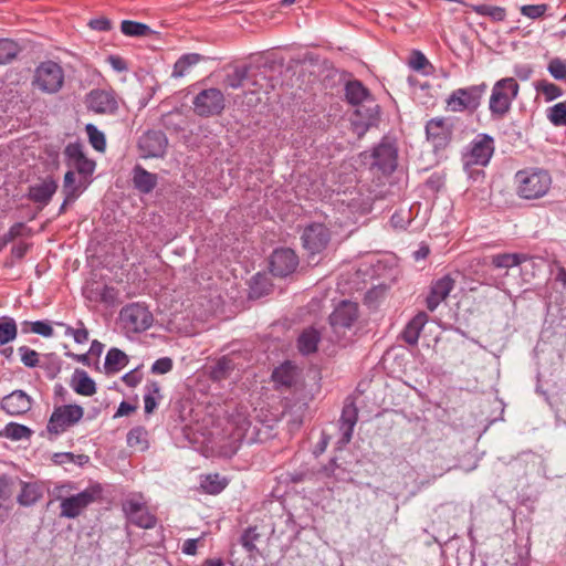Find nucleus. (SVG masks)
Segmentation results:
<instances>
[{
  "mask_svg": "<svg viewBox=\"0 0 566 566\" xmlns=\"http://www.w3.org/2000/svg\"><path fill=\"white\" fill-rule=\"evenodd\" d=\"M66 166L77 172L84 180L93 175L96 164L85 154L83 146L78 143H71L64 149Z\"/></svg>",
  "mask_w": 566,
  "mask_h": 566,
  "instance_id": "obj_12",
  "label": "nucleus"
},
{
  "mask_svg": "<svg viewBox=\"0 0 566 566\" xmlns=\"http://www.w3.org/2000/svg\"><path fill=\"white\" fill-rule=\"evenodd\" d=\"M134 410H135V407H133L132 405H129L126 401H123V402L119 403V407H118V409H117V411L115 413V417L128 416Z\"/></svg>",
  "mask_w": 566,
  "mask_h": 566,
  "instance_id": "obj_64",
  "label": "nucleus"
},
{
  "mask_svg": "<svg viewBox=\"0 0 566 566\" xmlns=\"http://www.w3.org/2000/svg\"><path fill=\"white\" fill-rule=\"evenodd\" d=\"M57 189V184L53 179H46L40 185L30 188V198L34 202L46 205Z\"/></svg>",
  "mask_w": 566,
  "mask_h": 566,
  "instance_id": "obj_32",
  "label": "nucleus"
},
{
  "mask_svg": "<svg viewBox=\"0 0 566 566\" xmlns=\"http://www.w3.org/2000/svg\"><path fill=\"white\" fill-rule=\"evenodd\" d=\"M127 364V356L117 348H111L105 357L104 368L107 374H114L124 368Z\"/></svg>",
  "mask_w": 566,
  "mask_h": 566,
  "instance_id": "obj_37",
  "label": "nucleus"
},
{
  "mask_svg": "<svg viewBox=\"0 0 566 566\" xmlns=\"http://www.w3.org/2000/svg\"><path fill=\"white\" fill-rule=\"evenodd\" d=\"M127 444L139 451L148 448L147 431L143 427H135L127 433Z\"/></svg>",
  "mask_w": 566,
  "mask_h": 566,
  "instance_id": "obj_42",
  "label": "nucleus"
},
{
  "mask_svg": "<svg viewBox=\"0 0 566 566\" xmlns=\"http://www.w3.org/2000/svg\"><path fill=\"white\" fill-rule=\"evenodd\" d=\"M494 150V138L489 134H478L470 143L468 151L462 156L463 168L467 174L473 176L470 171L472 166L485 167L490 163Z\"/></svg>",
  "mask_w": 566,
  "mask_h": 566,
  "instance_id": "obj_5",
  "label": "nucleus"
},
{
  "mask_svg": "<svg viewBox=\"0 0 566 566\" xmlns=\"http://www.w3.org/2000/svg\"><path fill=\"white\" fill-rule=\"evenodd\" d=\"M21 361L24 366L33 368L39 364V353L34 349L29 348L28 346H21L18 349Z\"/></svg>",
  "mask_w": 566,
  "mask_h": 566,
  "instance_id": "obj_52",
  "label": "nucleus"
},
{
  "mask_svg": "<svg viewBox=\"0 0 566 566\" xmlns=\"http://www.w3.org/2000/svg\"><path fill=\"white\" fill-rule=\"evenodd\" d=\"M144 395L145 412L151 413L157 408L158 400L161 398L160 386L156 381L146 385Z\"/></svg>",
  "mask_w": 566,
  "mask_h": 566,
  "instance_id": "obj_40",
  "label": "nucleus"
},
{
  "mask_svg": "<svg viewBox=\"0 0 566 566\" xmlns=\"http://www.w3.org/2000/svg\"><path fill=\"white\" fill-rule=\"evenodd\" d=\"M488 85L482 82L476 85L454 90L447 98V105L452 112H475L486 93Z\"/></svg>",
  "mask_w": 566,
  "mask_h": 566,
  "instance_id": "obj_6",
  "label": "nucleus"
},
{
  "mask_svg": "<svg viewBox=\"0 0 566 566\" xmlns=\"http://www.w3.org/2000/svg\"><path fill=\"white\" fill-rule=\"evenodd\" d=\"M30 433H31V431L29 428H27L25 426H22V424H18V423H11V424L7 426V428H6L7 437H9L13 440H21L24 438H29Z\"/></svg>",
  "mask_w": 566,
  "mask_h": 566,
  "instance_id": "obj_53",
  "label": "nucleus"
},
{
  "mask_svg": "<svg viewBox=\"0 0 566 566\" xmlns=\"http://www.w3.org/2000/svg\"><path fill=\"white\" fill-rule=\"evenodd\" d=\"M23 229H24V224L21 222L13 224L9 229L8 233L6 234V240L11 241V240L15 239L17 237L21 235Z\"/></svg>",
  "mask_w": 566,
  "mask_h": 566,
  "instance_id": "obj_63",
  "label": "nucleus"
},
{
  "mask_svg": "<svg viewBox=\"0 0 566 566\" xmlns=\"http://www.w3.org/2000/svg\"><path fill=\"white\" fill-rule=\"evenodd\" d=\"M358 420V409L354 402V400H347L343 407L340 419H339V429L342 431V438L339 443L347 444L350 442L354 427L356 426Z\"/></svg>",
  "mask_w": 566,
  "mask_h": 566,
  "instance_id": "obj_21",
  "label": "nucleus"
},
{
  "mask_svg": "<svg viewBox=\"0 0 566 566\" xmlns=\"http://www.w3.org/2000/svg\"><path fill=\"white\" fill-rule=\"evenodd\" d=\"M390 223L395 229H406L410 220H405L402 211H396L390 218Z\"/></svg>",
  "mask_w": 566,
  "mask_h": 566,
  "instance_id": "obj_57",
  "label": "nucleus"
},
{
  "mask_svg": "<svg viewBox=\"0 0 566 566\" xmlns=\"http://www.w3.org/2000/svg\"><path fill=\"white\" fill-rule=\"evenodd\" d=\"M533 87L537 95H543L546 103L553 102L564 95V91L560 86L546 78L537 80L533 82Z\"/></svg>",
  "mask_w": 566,
  "mask_h": 566,
  "instance_id": "obj_35",
  "label": "nucleus"
},
{
  "mask_svg": "<svg viewBox=\"0 0 566 566\" xmlns=\"http://www.w3.org/2000/svg\"><path fill=\"white\" fill-rule=\"evenodd\" d=\"M346 101L354 106H359L373 97L369 90L359 80H352L345 84Z\"/></svg>",
  "mask_w": 566,
  "mask_h": 566,
  "instance_id": "obj_25",
  "label": "nucleus"
},
{
  "mask_svg": "<svg viewBox=\"0 0 566 566\" xmlns=\"http://www.w3.org/2000/svg\"><path fill=\"white\" fill-rule=\"evenodd\" d=\"M167 145V137L160 130H148L138 139V149L144 158L164 156Z\"/></svg>",
  "mask_w": 566,
  "mask_h": 566,
  "instance_id": "obj_18",
  "label": "nucleus"
},
{
  "mask_svg": "<svg viewBox=\"0 0 566 566\" xmlns=\"http://www.w3.org/2000/svg\"><path fill=\"white\" fill-rule=\"evenodd\" d=\"M13 484V482L6 478H0V497L7 499L10 496V486Z\"/></svg>",
  "mask_w": 566,
  "mask_h": 566,
  "instance_id": "obj_62",
  "label": "nucleus"
},
{
  "mask_svg": "<svg viewBox=\"0 0 566 566\" xmlns=\"http://www.w3.org/2000/svg\"><path fill=\"white\" fill-rule=\"evenodd\" d=\"M298 265V256L292 249L281 248L273 251L270 258V270L274 276L285 277Z\"/></svg>",
  "mask_w": 566,
  "mask_h": 566,
  "instance_id": "obj_17",
  "label": "nucleus"
},
{
  "mask_svg": "<svg viewBox=\"0 0 566 566\" xmlns=\"http://www.w3.org/2000/svg\"><path fill=\"white\" fill-rule=\"evenodd\" d=\"M18 336L17 323L12 317L4 316L0 319V346L13 342Z\"/></svg>",
  "mask_w": 566,
  "mask_h": 566,
  "instance_id": "obj_39",
  "label": "nucleus"
},
{
  "mask_svg": "<svg viewBox=\"0 0 566 566\" xmlns=\"http://www.w3.org/2000/svg\"><path fill=\"white\" fill-rule=\"evenodd\" d=\"M116 291L114 287L104 285L101 292V300L105 303L113 304L116 300Z\"/></svg>",
  "mask_w": 566,
  "mask_h": 566,
  "instance_id": "obj_60",
  "label": "nucleus"
},
{
  "mask_svg": "<svg viewBox=\"0 0 566 566\" xmlns=\"http://www.w3.org/2000/svg\"><path fill=\"white\" fill-rule=\"evenodd\" d=\"M85 130L92 147L95 150L103 153L106 148V139L104 133L98 130L97 127L93 124H87Z\"/></svg>",
  "mask_w": 566,
  "mask_h": 566,
  "instance_id": "obj_49",
  "label": "nucleus"
},
{
  "mask_svg": "<svg viewBox=\"0 0 566 566\" xmlns=\"http://www.w3.org/2000/svg\"><path fill=\"white\" fill-rule=\"evenodd\" d=\"M321 332L315 327L305 328L297 338V349L302 355H311L317 352L321 342Z\"/></svg>",
  "mask_w": 566,
  "mask_h": 566,
  "instance_id": "obj_27",
  "label": "nucleus"
},
{
  "mask_svg": "<svg viewBox=\"0 0 566 566\" xmlns=\"http://www.w3.org/2000/svg\"><path fill=\"white\" fill-rule=\"evenodd\" d=\"M473 11L480 15L490 17L493 21H504L506 18V10L497 6L476 4L471 6Z\"/></svg>",
  "mask_w": 566,
  "mask_h": 566,
  "instance_id": "obj_47",
  "label": "nucleus"
},
{
  "mask_svg": "<svg viewBox=\"0 0 566 566\" xmlns=\"http://www.w3.org/2000/svg\"><path fill=\"white\" fill-rule=\"evenodd\" d=\"M517 195L527 200L544 197L552 185V178L547 170L531 168L520 170L515 175Z\"/></svg>",
  "mask_w": 566,
  "mask_h": 566,
  "instance_id": "obj_2",
  "label": "nucleus"
},
{
  "mask_svg": "<svg viewBox=\"0 0 566 566\" xmlns=\"http://www.w3.org/2000/svg\"><path fill=\"white\" fill-rule=\"evenodd\" d=\"M358 318V305L355 302L342 301L329 315V324L335 333L350 328Z\"/></svg>",
  "mask_w": 566,
  "mask_h": 566,
  "instance_id": "obj_16",
  "label": "nucleus"
},
{
  "mask_svg": "<svg viewBox=\"0 0 566 566\" xmlns=\"http://www.w3.org/2000/svg\"><path fill=\"white\" fill-rule=\"evenodd\" d=\"M123 381L128 387H136L142 381V374L138 370H132L123 376Z\"/></svg>",
  "mask_w": 566,
  "mask_h": 566,
  "instance_id": "obj_58",
  "label": "nucleus"
},
{
  "mask_svg": "<svg viewBox=\"0 0 566 566\" xmlns=\"http://www.w3.org/2000/svg\"><path fill=\"white\" fill-rule=\"evenodd\" d=\"M23 333H34L43 337H52L54 332L53 327L46 321H24L21 323Z\"/></svg>",
  "mask_w": 566,
  "mask_h": 566,
  "instance_id": "obj_43",
  "label": "nucleus"
},
{
  "mask_svg": "<svg viewBox=\"0 0 566 566\" xmlns=\"http://www.w3.org/2000/svg\"><path fill=\"white\" fill-rule=\"evenodd\" d=\"M198 542H199V539H197V538L186 539L182 544V548H181L182 553L186 555H196Z\"/></svg>",
  "mask_w": 566,
  "mask_h": 566,
  "instance_id": "obj_61",
  "label": "nucleus"
},
{
  "mask_svg": "<svg viewBox=\"0 0 566 566\" xmlns=\"http://www.w3.org/2000/svg\"><path fill=\"white\" fill-rule=\"evenodd\" d=\"M88 24L92 29L97 31H108L111 29V21L106 18L93 19Z\"/></svg>",
  "mask_w": 566,
  "mask_h": 566,
  "instance_id": "obj_59",
  "label": "nucleus"
},
{
  "mask_svg": "<svg viewBox=\"0 0 566 566\" xmlns=\"http://www.w3.org/2000/svg\"><path fill=\"white\" fill-rule=\"evenodd\" d=\"M133 182L138 191L143 193H149L157 186L158 178L157 175L151 174L142 166L137 165L133 169Z\"/></svg>",
  "mask_w": 566,
  "mask_h": 566,
  "instance_id": "obj_28",
  "label": "nucleus"
},
{
  "mask_svg": "<svg viewBox=\"0 0 566 566\" xmlns=\"http://www.w3.org/2000/svg\"><path fill=\"white\" fill-rule=\"evenodd\" d=\"M546 117L556 127L566 126V101L548 107Z\"/></svg>",
  "mask_w": 566,
  "mask_h": 566,
  "instance_id": "obj_46",
  "label": "nucleus"
},
{
  "mask_svg": "<svg viewBox=\"0 0 566 566\" xmlns=\"http://www.w3.org/2000/svg\"><path fill=\"white\" fill-rule=\"evenodd\" d=\"M513 72L521 81H527L533 74V67L530 64H516Z\"/></svg>",
  "mask_w": 566,
  "mask_h": 566,
  "instance_id": "obj_56",
  "label": "nucleus"
},
{
  "mask_svg": "<svg viewBox=\"0 0 566 566\" xmlns=\"http://www.w3.org/2000/svg\"><path fill=\"white\" fill-rule=\"evenodd\" d=\"M427 64H428V60L420 51L412 52V55L410 59V66L413 70H416V71L423 70Z\"/></svg>",
  "mask_w": 566,
  "mask_h": 566,
  "instance_id": "obj_55",
  "label": "nucleus"
},
{
  "mask_svg": "<svg viewBox=\"0 0 566 566\" xmlns=\"http://www.w3.org/2000/svg\"><path fill=\"white\" fill-rule=\"evenodd\" d=\"M119 321L124 329L129 333H140L153 324V314L139 303H133L122 308Z\"/></svg>",
  "mask_w": 566,
  "mask_h": 566,
  "instance_id": "obj_8",
  "label": "nucleus"
},
{
  "mask_svg": "<svg viewBox=\"0 0 566 566\" xmlns=\"http://www.w3.org/2000/svg\"><path fill=\"white\" fill-rule=\"evenodd\" d=\"M332 231L324 223L311 222L302 232L303 248L310 255H316L325 251L331 242Z\"/></svg>",
  "mask_w": 566,
  "mask_h": 566,
  "instance_id": "obj_7",
  "label": "nucleus"
},
{
  "mask_svg": "<svg viewBox=\"0 0 566 566\" xmlns=\"http://www.w3.org/2000/svg\"><path fill=\"white\" fill-rule=\"evenodd\" d=\"M373 166L377 167L382 174H391L397 167L398 150L392 142L387 137L373 149Z\"/></svg>",
  "mask_w": 566,
  "mask_h": 566,
  "instance_id": "obj_14",
  "label": "nucleus"
},
{
  "mask_svg": "<svg viewBox=\"0 0 566 566\" xmlns=\"http://www.w3.org/2000/svg\"><path fill=\"white\" fill-rule=\"evenodd\" d=\"M20 493L18 494V502L23 506H31L35 504L42 496V492L38 484L20 482Z\"/></svg>",
  "mask_w": 566,
  "mask_h": 566,
  "instance_id": "obj_36",
  "label": "nucleus"
},
{
  "mask_svg": "<svg viewBox=\"0 0 566 566\" xmlns=\"http://www.w3.org/2000/svg\"><path fill=\"white\" fill-rule=\"evenodd\" d=\"M356 115L363 119V132L376 126L379 120L380 106L376 103L374 97H370L365 103L357 106Z\"/></svg>",
  "mask_w": 566,
  "mask_h": 566,
  "instance_id": "obj_23",
  "label": "nucleus"
},
{
  "mask_svg": "<svg viewBox=\"0 0 566 566\" xmlns=\"http://www.w3.org/2000/svg\"><path fill=\"white\" fill-rule=\"evenodd\" d=\"M523 253H499L484 259V264H491L495 269H511L527 261Z\"/></svg>",
  "mask_w": 566,
  "mask_h": 566,
  "instance_id": "obj_26",
  "label": "nucleus"
},
{
  "mask_svg": "<svg viewBox=\"0 0 566 566\" xmlns=\"http://www.w3.org/2000/svg\"><path fill=\"white\" fill-rule=\"evenodd\" d=\"M272 289L270 276L265 273H256L250 281V301L268 295Z\"/></svg>",
  "mask_w": 566,
  "mask_h": 566,
  "instance_id": "obj_33",
  "label": "nucleus"
},
{
  "mask_svg": "<svg viewBox=\"0 0 566 566\" xmlns=\"http://www.w3.org/2000/svg\"><path fill=\"white\" fill-rule=\"evenodd\" d=\"M295 366L291 361H285L276 367L272 373L273 381L286 388H291L295 384Z\"/></svg>",
  "mask_w": 566,
  "mask_h": 566,
  "instance_id": "obj_34",
  "label": "nucleus"
},
{
  "mask_svg": "<svg viewBox=\"0 0 566 566\" xmlns=\"http://www.w3.org/2000/svg\"><path fill=\"white\" fill-rule=\"evenodd\" d=\"M172 369V360L169 357H163L157 359L151 366V373L157 375H164Z\"/></svg>",
  "mask_w": 566,
  "mask_h": 566,
  "instance_id": "obj_54",
  "label": "nucleus"
},
{
  "mask_svg": "<svg viewBox=\"0 0 566 566\" xmlns=\"http://www.w3.org/2000/svg\"><path fill=\"white\" fill-rule=\"evenodd\" d=\"M2 409L11 416H20L31 409V399L22 390H15L1 401Z\"/></svg>",
  "mask_w": 566,
  "mask_h": 566,
  "instance_id": "obj_22",
  "label": "nucleus"
},
{
  "mask_svg": "<svg viewBox=\"0 0 566 566\" xmlns=\"http://www.w3.org/2000/svg\"><path fill=\"white\" fill-rule=\"evenodd\" d=\"M20 52L17 42L9 39H0V64H7L13 61Z\"/></svg>",
  "mask_w": 566,
  "mask_h": 566,
  "instance_id": "obj_45",
  "label": "nucleus"
},
{
  "mask_svg": "<svg viewBox=\"0 0 566 566\" xmlns=\"http://www.w3.org/2000/svg\"><path fill=\"white\" fill-rule=\"evenodd\" d=\"M201 60V56L197 53H188L180 56L172 70L174 77H182L188 73V70L196 65Z\"/></svg>",
  "mask_w": 566,
  "mask_h": 566,
  "instance_id": "obj_38",
  "label": "nucleus"
},
{
  "mask_svg": "<svg viewBox=\"0 0 566 566\" xmlns=\"http://www.w3.org/2000/svg\"><path fill=\"white\" fill-rule=\"evenodd\" d=\"M237 356L226 355L219 358L210 368V377L213 380H222L230 376L231 371L237 367Z\"/></svg>",
  "mask_w": 566,
  "mask_h": 566,
  "instance_id": "obj_30",
  "label": "nucleus"
},
{
  "mask_svg": "<svg viewBox=\"0 0 566 566\" xmlns=\"http://www.w3.org/2000/svg\"><path fill=\"white\" fill-rule=\"evenodd\" d=\"M71 387L82 396H93L96 392L95 381L83 369H76L72 376Z\"/></svg>",
  "mask_w": 566,
  "mask_h": 566,
  "instance_id": "obj_29",
  "label": "nucleus"
},
{
  "mask_svg": "<svg viewBox=\"0 0 566 566\" xmlns=\"http://www.w3.org/2000/svg\"><path fill=\"white\" fill-rule=\"evenodd\" d=\"M84 415V410L78 405H63L56 407L46 426V429L52 434H60L67 428L77 423Z\"/></svg>",
  "mask_w": 566,
  "mask_h": 566,
  "instance_id": "obj_9",
  "label": "nucleus"
},
{
  "mask_svg": "<svg viewBox=\"0 0 566 566\" xmlns=\"http://www.w3.org/2000/svg\"><path fill=\"white\" fill-rule=\"evenodd\" d=\"M426 135L436 151L446 149L452 139L453 124L448 118L434 117L426 124Z\"/></svg>",
  "mask_w": 566,
  "mask_h": 566,
  "instance_id": "obj_13",
  "label": "nucleus"
},
{
  "mask_svg": "<svg viewBox=\"0 0 566 566\" xmlns=\"http://www.w3.org/2000/svg\"><path fill=\"white\" fill-rule=\"evenodd\" d=\"M200 486L209 494H218L227 486V480L219 474H208L201 478Z\"/></svg>",
  "mask_w": 566,
  "mask_h": 566,
  "instance_id": "obj_41",
  "label": "nucleus"
},
{
  "mask_svg": "<svg viewBox=\"0 0 566 566\" xmlns=\"http://www.w3.org/2000/svg\"><path fill=\"white\" fill-rule=\"evenodd\" d=\"M427 322H428L427 313L419 312L405 326V328L401 333V338L408 345H412V346L417 345L418 340H419L420 333L423 329Z\"/></svg>",
  "mask_w": 566,
  "mask_h": 566,
  "instance_id": "obj_24",
  "label": "nucleus"
},
{
  "mask_svg": "<svg viewBox=\"0 0 566 566\" xmlns=\"http://www.w3.org/2000/svg\"><path fill=\"white\" fill-rule=\"evenodd\" d=\"M547 72L554 80L566 83V61L559 57L551 59L547 64Z\"/></svg>",
  "mask_w": 566,
  "mask_h": 566,
  "instance_id": "obj_50",
  "label": "nucleus"
},
{
  "mask_svg": "<svg viewBox=\"0 0 566 566\" xmlns=\"http://www.w3.org/2000/svg\"><path fill=\"white\" fill-rule=\"evenodd\" d=\"M76 486L72 482L55 485L51 492L53 499L60 502V516L65 518L78 517L90 505L103 497V486L92 483L81 492L74 493Z\"/></svg>",
  "mask_w": 566,
  "mask_h": 566,
  "instance_id": "obj_1",
  "label": "nucleus"
},
{
  "mask_svg": "<svg viewBox=\"0 0 566 566\" xmlns=\"http://www.w3.org/2000/svg\"><path fill=\"white\" fill-rule=\"evenodd\" d=\"M64 84V71L53 61L40 63L34 70L32 86L45 94L57 93Z\"/></svg>",
  "mask_w": 566,
  "mask_h": 566,
  "instance_id": "obj_4",
  "label": "nucleus"
},
{
  "mask_svg": "<svg viewBox=\"0 0 566 566\" xmlns=\"http://www.w3.org/2000/svg\"><path fill=\"white\" fill-rule=\"evenodd\" d=\"M87 184L88 180H84L82 176L76 180L75 171L69 168L64 175L63 193H67V200H76Z\"/></svg>",
  "mask_w": 566,
  "mask_h": 566,
  "instance_id": "obj_31",
  "label": "nucleus"
},
{
  "mask_svg": "<svg viewBox=\"0 0 566 566\" xmlns=\"http://www.w3.org/2000/svg\"><path fill=\"white\" fill-rule=\"evenodd\" d=\"M120 30L128 36H146L150 33V28L147 24L124 20L120 24Z\"/></svg>",
  "mask_w": 566,
  "mask_h": 566,
  "instance_id": "obj_48",
  "label": "nucleus"
},
{
  "mask_svg": "<svg viewBox=\"0 0 566 566\" xmlns=\"http://www.w3.org/2000/svg\"><path fill=\"white\" fill-rule=\"evenodd\" d=\"M520 85L514 77L496 81L489 99V111L493 119H502L511 111L513 101L517 97Z\"/></svg>",
  "mask_w": 566,
  "mask_h": 566,
  "instance_id": "obj_3",
  "label": "nucleus"
},
{
  "mask_svg": "<svg viewBox=\"0 0 566 566\" xmlns=\"http://www.w3.org/2000/svg\"><path fill=\"white\" fill-rule=\"evenodd\" d=\"M123 511L128 521L142 528H153L156 517L151 514L142 495H132L123 503Z\"/></svg>",
  "mask_w": 566,
  "mask_h": 566,
  "instance_id": "obj_10",
  "label": "nucleus"
},
{
  "mask_svg": "<svg viewBox=\"0 0 566 566\" xmlns=\"http://www.w3.org/2000/svg\"><path fill=\"white\" fill-rule=\"evenodd\" d=\"M548 9L545 3L542 4H525L521 7V13L532 20L542 18Z\"/></svg>",
  "mask_w": 566,
  "mask_h": 566,
  "instance_id": "obj_51",
  "label": "nucleus"
},
{
  "mask_svg": "<svg viewBox=\"0 0 566 566\" xmlns=\"http://www.w3.org/2000/svg\"><path fill=\"white\" fill-rule=\"evenodd\" d=\"M87 107L97 114H114L118 108V102L113 91L93 90L87 95Z\"/></svg>",
  "mask_w": 566,
  "mask_h": 566,
  "instance_id": "obj_20",
  "label": "nucleus"
},
{
  "mask_svg": "<svg viewBox=\"0 0 566 566\" xmlns=\"http://www.w3.org/2000/svg\"><path fill=\"white\" fill-rule=\"evenodd\" d=\"M455 280L446 274L442 277L431 282L429 293L426 297V306L433 312L441 302H443L454 289Z\"/></svg>",
  "mask_w": 566,
  "mask_h": 566,
  "instance_id": "obj_19",
  "label": "nucleus"
},
{
  "mask_svg": "<svg viewBox=\"0 0 566 566\" xmlns=\"http://www.w3.org/2000/svg\"><path fill=\"white\" fill-rule=\"evenodd\" d=\"M55 324L63 326L65 328L64 335L71 336L75 343L85 344L88 340V331L82 321L76 323V327L69 326L62 322H56Z\"/></svg>",
  "mask_w": 566,
  "mask_h": 566,
  "instance_id": "obj_44",
  "label": "nucleus"
},
{
  "mask_svg": "<svg viewBox=\"0 0 566 566\" xmlns=\"http://www.w3.org/2000/svg\"><path fill=\"white\" fill-rule=\"evenodd\" d=\"M275 421V416L263 408H254L250 411V428L253 427V436L250 441L263 442L270 439L273 436L272 430Z\"/></svg>",
  "mask_w": 566,
  "mask_h": 566,
  "instance_id": "obj_15",
  "label": "nucleus"
},
{
  "mask_svg": "<svg viewBox=\"0 0 566 566\" xmlns=\"http://www.w3.org/2000/svg\"><path fill=\"white\" fill-rule=\"evenodd\" d=\"M193 111L201 117L218 115L224 108V96L218 88L201 91L193 98Z\"/></svg>",
  "mask_w": 566,
  "mask_h": 566,
  "instance_id": "obj_11",
  "label": "nucleus"
}]
</instances>
